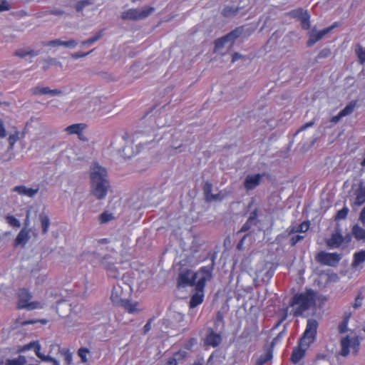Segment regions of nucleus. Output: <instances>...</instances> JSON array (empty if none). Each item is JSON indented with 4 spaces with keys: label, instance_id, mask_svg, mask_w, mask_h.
<instances>
[{
    "label": "nucleus",
    "instance_id": "f257e3e1",
    "mask_svg": "<svg viewBox=\"0 0 365 365\" xmlns=\"http://www.w3.org/2000/svg\"><path fill=\"white\" fill-rule=\"evenodd\" d=\"M91 193L98 200L104 199L110 189L107 170L98 164H93L90 169Z\"/></svg>",
    "mask_w": 365,
    "mask_h": 365
},
{
    "label": "nucleus",
    "instance_id": "f03ea898",
    "mask_svg": "<svg viewBox=\"0 0 365 365\" xmlns=\"http://www.w3.org/2000/svg\"><path fill=\"white\" fill-rule=\"evenodd\" d=\"M131 292V287L121 281L113 286L110 299L114 304L123 307L129 313H136L138 311L137 302H131L128 300V297Z\"/></svg>",
    "mask_w": 365,
    "mask_h": 365
},
{
    "label": "nucleus",
    "instance_id": "7ed1b4c3",
    "mask_svg": "<svg viewBox=\"0 0 365 365\" xmlns=\"http://www.w3.org/2000/svg\"><path fill=\"white\" fill-rule=\"evenodd\" d=\"M317 326V320L314 319L307 320V327L300 339L299 346L294 349L291 356V360L294 364L298 363L304 356L307 349L315 339Z\"/></svg>",
    "mask_w": 365,
    "mask_h": 365
},
{
    "label": "nucleus",
    "instance_id": "20e7f679",
    "mask_svg": "<svg viewBox=\"0 0 365 365\" xmlns=\"http://www.w3.org/2000/svg\"><path fill=\"white\" fill-rule=\"evenodd\" d=\"M316 292L312 289H307L303 293H298L293 296L289 305L296 307L294 312V317H299L309 309L316 303Z\"/></svg>",
    "mask_w": 365,
    "mask_h": 365
},
{
    "label": "nucleus",
    "instance_id": "39448f33",
    "mask_svg": "<svg viewBox=\"0 0 365 365\" xmlns=\"http://www.w3.org/2000/svg\"><path fill=\"white\" fill-rule=\"evenodd\" d=\"M155 9L151 6H145L140 9H128L121 14V18L123 19H128V20H140L145 19L149 15H150Z\"/></svg>",
    "mask_w": 365,
    "mask_h": 365
},
{
    "label": "nucleus",
    "instance_id": "423d86ee",
    "mask_svg": "<svg viewBox=\"0 0 365 365\" xmlns=\"http://www.w3.org/2000/svg\"><path fill=\"white\" fill-rule=\"evenodd\" d=\"M341 351L339 353V355L346 357L349 355L350 351L349 348L351 347L354 352L356 354L360 346V341L359 337L354 336L350 337L349 336H344L340 340Z\"/></svg>",
    "mask_w": 365,
    "mask_h": 365
},
{
    "label": "nucleus",
    "instance_id": "0eeeda50",
    "mask_svg": "<svg viewBox=\"0 0 365 365\" xmlns=\"http://www.w3.org/2000/svg\"><path fill=\"white\" fill-rule=\"evenodd\" d=\"M99 260L101 266L107 272L110 277L117 279L120 276V272L110 255H106L104 257H101Z\"/></svg>",
    "mask_w": 365,
    "mask_h": 365
},
{
    "label": "nucleus",
    "instance_id": "6e6552de",
    "mask_svg": "<svg viewBox=\"0 0 365 365\" xmlns=\"http://www.w3.org/2000/svg\"><path fill=\"white\" fill-rule=\"evenodd\" d=\"M341 259V255L337 253H328L324 251L319 252L316 257L317 262L322 264L335 266Z\"/></svg>",
    "mask_w": 365,
    "mask_h": 365
},
{
    "label": "nucleus",
    "instance_id": "1a4fd4ad",
    "mask_svg": "<svg viewBox=\"0 0 365 365\" xmlns=\"http://www.w3.org/2000/svg\"><path fill=\"white\" fill-rule=\"evenodd\" d=\"M215 265V257H212L211 259V264L206 267H202L199 273L202 274L200 278L197 282V288L199 290L204 289L205 282L210 280L212 277V272Z\"/></svg>",
    "mask_w": 365,
    "mask_h": 365
},
{
    "label": "nucleus",
    "instance_id": "9d476101",
    "mask_svg": "<svg viewBox=\"0 0 365 365\" xmlns=\"http://www.w3.org/2000/svg\"><path fill=\"white\" fill-rule=\"evenodd\" d=\"M197 274V273L189 269L180 272L178 279V286L185 287L187 286L196 285L195 280Z\"/></svg>",
    "mask_w": 365,
    "mask_h": 365
},
{
    "label": "nucleus",
    "instance_id": "9b49d317",
    "mask_svg": "<svg viewBox=\"0 0 365 365\" xmlns=\"http://www.w3.org/2000/svg\"><path fill=\"white\" fill-rule=\"evenodd\" d=\"M244 32V27L240 26L237 27L235 29L228 33L226 36H223L221 38L217 39L215 41V47L221 48L223 47L224 44L226 42H230L232 43L235 39L242 35Z\"/></svg>",
    "mask_w": 365,
    "mask_h": 365
},
{
    "label": "nucleus",
    "instance_id": "f8f14e48",
    "mask_svg": "<svg viewBox=\"0 0 365 365\" xmlns=\"http://www.w3.org/2000/svg\"><path fill=\"white\" fill-rule=\"evenodd\" d=\"M133 142L138 143L139 145H146L154 140V134L152 129L148 130H137L133 135Z\"/></svg>",
    "mask_w": 365,
    "mask_h": 365
},
{
    "label": "nucleus",
    "instance_id": "ddd939ff",
    "mask_svg": "<svg viewBox=\"0 0 365 365\" xmlns=\"http://www.w3.org/2000/svg\"><path fill=\"white\" fill-rule=\"evenodd\" d=\"M336 26V23H335L334 25H332L328 28H326L322 31H317L313 29L309 34V38L307 41V46H313L317 41L321 40L326 34L329 33Z\"/></svg>",
    "mask_w": 365,
    "mask_h": 365
},
{
    "label": "nucleus",
    "instance_id": "4468645a",
    "mask_svg": "<svg viewBox=\"0 0 365 365\" xmlns=\"http://www.w3.org/2000/svg\"><path fill=\"white\" fill-rule=\"evenodd\" d=\"M39 190V186L35 185L34 187H27L24 185H18L12 189L13 192H17L21 195H26L29 197H34Z\"/></svg>",
    "mask_w": 365,
    "mask_h": 365
},
{
    "label": "nucleus",
    "instance_id": "2eb2a0df",
    "mask_svg": "<svg viewBox=\"0 0 365 365\" xmlns=\"http://www.w3.org/2000/svg\"><path fill=\"white\" fill-rule=\"evenodd\" d=\"M222 341L220 334L215 333L212 328L207 329V334L205 339V344L213 347L217 346Z\"/></svg>",
    "mask_w": 365,
    "mask_h": 365
},
{
    "label": "nucleus",
    "instance_id": "dca6fc26",
    "mask_svg": "<svg viewBox=\"0 0 365 365\" xmlns=\"http://www.w3.org/2000/svg\"><path fill=\"white\" fill-rule=\"evenodd\" d=\"M19 302L17 304V309H24L27 304H29V301L31 299V294L26 289H21L19 291Z\"/></svg>",
    "mask_w": 365,
    "mask_h": 365
},
{
    "label": "nucleus",
    "instance_id": "f3484780",
    "mask_svg": "<svg viewBox=\"0 0 365 365\" xmlns=\"http://www.w3.org/2000/svg\"><path fill=\"white\" fill-rule=\"evenodd\" d=\"M29 239V230L26 228H23L16 236L14 245L15 246H21L24 247Z\"/></svg>",
    "mask_w": 365,
    "mask_h": 365
},
{
    "label": "nucleus",
    "instance_id": "a211bd4d",
    "mask_svg": "<svg viewBox=\"0 0 365 365\" xmlns=\"http://www.w3.org/2000/svg\"><path fill=\"white\" fill-rule=\"evenodd\" d=\"M262 175L259 174L248 175L244 182L245 187L248 190L254 189L259 184Z\"/></svg>",
    "mask_w": 365,
    "mask_h": 365
},
{
    "label": "nucleus",
    "instance_id": "6ab92c4d",
    "mask_svg": "<svg viewBox=\"0 0 365 365\" xmlns=\"http://www.w3.org/2000/svg\"><path fill=\"white\" fill-rule=\"evenodd\" d=\"M78 44L77 41L70 39L68 41H61V39H55L48 41L45 45L51 46H63L66 48H75Z\"/></svg>",
    "mask_w": 365,
    "mask_h": 365
},
{
    "label": "nucleus",
    "instance_id": "aec40b11",
    "mask_svg": "<svg viewBox=\"0 0 365 365\" xmlns=\"http://www.w3.org/2000/svg\"><path fill=\"white\" fill-rule=\"evenodd\" d=\"M31 92L34 95L49 94L51 96L61 95L63 93L61 90H58V89H53L52 90V89H50L48 87H36L31 90Z\"/></svg>",
    "mask_w": 365,
    "mask_h": 365
},
{
    "label": "nucleus",
    "instance_id": "412c9836",
    "mask_svg": "<svg viewBox=\"0 0 365 365\" xmlns=\"http://www.w3.org/2000/svg\"><path fill=\"white\" fill-rule=\"evenodd\" d=\"M344 242L343 236L340 232L332 234L331 238L327 240V244L330 247H339Z\"/></svg>",
    "mask_w": 365,
    "mask_h": 365
},
{
    "label": "nucleus",
    "instance_id": "4be33fe9",
    "mask_svg": "<svg viewBox=\"0 0 365 365\" xmlns=\"http://www.w3.org/2000/svg\"><path fill=\"white\" fill-rule=\"evenodd\" d=\"M86 125L84 123H76L69 125L65 128V131L68 134H77L78 138L82 135V131L86 128Z\"/></svg>",
    "mask_w": 365,
    "mask_h": 365
},
{
    "label": "nucleus",
    "instance_id": "5701e85b",
    "mask_svg": "<svg viewBox=\"0 0 365 365\" xmlns=\"http://www.w3.org/2000/svg\"><path fill=\"white\" fill-rule=\"evenodd\" d=\"M196 293L191 297L190 301V307L194 308L200 304L203 300V289L199 290L195 285Z\"/></svg>",
    "mask_w": 365,
    "mask_h": 365
},
{
    "label": "nucleus",
    "instance_id": "b1692460",
    "mask_svg": "<svg viewBox=\"0 0 365 365\" xmlns=\"http://www.w3.org/2000/svg\"><path fill=\"white\" fill-rule=\"evenodd\" d=\"M38 220L41 222L42 234L46 235L48 232V227L50 226L49 217L45 212H42L39 214Z\"/></svg>",
    "mask_w": 365,
    "mask_h": 365
},
{
    "label": "nucleus",
    "instance_id": "393cba45",
    "mask_svg": "<svg viewBox=\"0 0 365 365\" xmlns=\"http://www.w3.org/2000/svg\"><path fill=\"white\" fill-rule=\"evenodd\" d=\"M356 200L354 205L357 206L361 205L365 202V186L361 184L357 190H355Z\"/></svg>",
    "mask_w": 365,
    "mask_h": 365
},
{
    "label": "nucleus",
    "instance_id": "a878e982",
    "mask_svg": "<svg viewBox=\"0 0 365 365\" xmlns=\"http://www.w3.org/2000/svg\"><path fill=\"white\" fill-rule=\"evenodd\" d=\"M351 234L356 240L365 242V230L359 225L356 224L353 226Z\"/></svg>",
    "mask_w": 365,
    "mask_h": 365
},
{
    "label": "nucleus",
    "instance_id": "bb28decb",
    "mask_svg": "<svg viewBox=\"0 0 365 365\" xmlns=\"http://www.w3.org/2000/svg\"><path fill=\"white\" fill-rule=\"evenodd\" d=\"M272 359V349H267L264 354L259 356L255 362V365H264Z\"/></svg>",
    "mask_w": 365,
    "mask_h": 365
},
{
    "label": "nucleus",
    "instance_id": "cd10ccee",
    "mask_svg": "<svg viewBox=\"0 0 365 365\" xmlns=\"http://www.w3.org/2000/svg\"><path fill=\"white\" fill-rule=\"evenodd\" d=\"M240 8L234 6H225L222 10V14L225 18H232L235 16L239 12Z\"/></svg>",
    "mask_w": 365,
    "mask_h": 365
},
{
    "label": "nucleus",
    "instance_id": "c85d7f7f",
    "mask_svg": "<svg viewBox=\"0 0 365 365\" xmlns=\"http://www.w3.org/2000/svg\"><path fill=\"white\" fill-rule=\"evenodd\" d=\"M365 261V250H361L354 255V260L351 264L353 267H356Z\"/></svg>",
    "mask_w": 365,
    "mask_h": 365
},
{
    "label": "nucleus",
    "instance_id": "c756f323",
    "mask_svg": "<svg viewBox=\"0 0 365 365\" xmlns=\"http://www.w3.org/2000/svg\"><path fill=\"white\" fill-rule=\"evenodd\" d=\"M93 2L94 0H78L75 5V9L78 12L81 11L86 6L92 5Z\"/></svg>",
    "mask_w": 365,
    "mask_h": 365
},
{
    "label": "nucleus",
    "instance_id": "7c9ffc66",
    "mask_svg": "<svg viewBox=\"0 0 365 365\" xmlns=\"http://www.w3.org/2000/svg\"><path fill=\"white\" fill-rule=\"evenodd\" d=\"M138 150L134 151L130 145H125L122 150L120 151L121 155L124 158H131L134 154L138 153Z\"/></svg>",
    "mask_w": 365,
    "mask_h": 365
},
{
    "label": "nucleus",
    "instance_id": "2f4dec72",
    "mask_svg": "<svg viewBox=\"0 0 365 365\" xmlns=\"http://www.w3.org/2000/svg\"><path fill=\"white\" fill-rule=\"evenodd\" d=\"M212 184L209 182L206 181L203 185L202 190L205 195V197L207 202H208L210 199V196L212 195Z\"/></svg>",
    "mask_w": 365,
    "mask_h": 365
},
{
    "label": "nucleus",
    "instance_id": "473e14b6",
    "mask_svg": "<svg viewBox=\"0 0 365 365\" xmlns=\"http://www.w3.org/2000/svg\"><path fill=\"white\" fill-rule=\"evenodd\" d=\"M355 106L356 102L351 101L343 110L340 111V115L346 116L351 114L354 111Z\"/></svg>",
    "mask_w": 365,
    "mask_h": 365
},
{
    "label": "nucleus",
    "instance_id": "72a5a7b5",
    "mask_svg": "<svg viewBox=\"0 0 365 365\" xmlns=\"http://www.w3.org/2000/svg\"><path fill=\"white\" fill-rule=\"evenodd\" d=\"M6 222L13 227L19 228L21 227L20 221L13 215L6 217Z\"/></svg>",
    "mask_w": 365,
    "mask_h": 365
},
{
    "label": "nucleus",
    "instance_id": "f704fd0d",
    "mask_svg": "<svg viewBox=\"0 0 365 365\" xmlns=\"http://www.w3.org/2000/svg\"><path fill=\"white\" fill-rule=\"evenodd\" d=\"M349 208L347 207H344L341 210H339L335 217V220H344L346 218L347 215L349 213Z\"/></svg>",
    "mask_w": 365,
    "mask_h": 365
},
{
    "label": "nucleus",
    "instance_id": "c9c22d12",
    "mask_svg": "<svg viewBox=\"0 0 365 365\" xmlns=\"http://www.w3.org/2000/svg\"><path fill=\"white\" fill-rule=\"evenodd\" d=\"M355 53L357 55L359 60L361 63H363L365 62V48L358 45L356 48H355Z\"/></svg>",
    "mask_w": 365,
    "mask_h": 365
},
{
    "label": "nucleus",
    "instance_id": "e433bc0d",
    "mask_svg": "<svg viewBox=\"0 0 365 365\" xmlns=\"http://www.w3.org/2000/svg\"><path fill=\"white\" fill-rule=\"evenodd\" d=\"M310 15L307 12L299 20L304 29H308L310 27Z\"/></svg>",
    "mask_w": 365,
    "mask_h": 365
},
{
    "label": "nucleus",
    "instance_id": "4c0bfd02",
    "mask_svg": "<svg viewBox=\"0 0 365 365\" xmlns=\"http://www.w3.org/2000/svg\"><path fill=\"white\" fill-rule=\"evenodd\" d=\"M307 12V11L302 9H297L291 11V15L293 18L297 19L299 21Z\"/></svg>",
    "mask_w": 365,
    "mask_h": 365
},
{
    "label": "nucleus",
    "instance_id": "58836bf2",
    "mask_svg": "<svg viewBox=\"0 0 365 365\" xmlns=\"http://www.w3.org/2000/svg\"><path fill=\"white\" fill-rule=\"evenodd\" d=\"M90 351L88 349L85 347H81L78 351V354L81 359L82 362L86 363L87 362L88 359L86 358L87 354H88Z\"/></svg>",
    "mask_w": 365,
    "mask_h": 365
},
{
    "label": "nucleus",
    "instance_id": "ea45409f",
    "mask_svg": "<svg viewBox=\"0 0 365 365\" xmlns=\"http://www.w3.org/2000/svg\"><path fill=\"white\" fill-rule=\"evenodd\" d=\"M349 318V315L345 317L344 320L339 325L338 329L340 333H344L348 330L347 324H348Z\"/></svg>",
    "mask_w": 365,
    "mask_h": 365
},
{
    "label": "nucleus",
    "instance_id": "a19ab883",
    "mask_svg": "<svg viewBox=\"0 0 365 365\" xmlns=\"http://www.w3.org/2000/svg\"><path fill=\"white\" fill-rule=\"evenodd\" d=\"M19 131H16L14 134H11L8 138L9 143V148L12 149L14 145L16 143V142L19 140Z\"/></svg>",
    "mask_w": 365,
    "mask_h": 365
},
{
    "label": "nucleus",
    "instance_id": "79ce46f5",
    "mask_svg": "<svg viewBox=\"0 0 365 365\" xmlns=\"http://www.w3.org/2000/svg\"><path fill=\"white\" fill-rule=\"evenodd\" d=\"M113 218V215L110 213H108L106 212H103L99 216V220L101 223H106V222H109L110 220H111Z\"/></svg>",
    "mask_w": 365,
    "mask_h": 365
},
{
    "label": "nucleus",
    "instance_id": "37998d69",
    "mask_svg": "<svg viewBox=\"0 0 365 365\" xmlns=\"http://www.w3.org/2000/svg\"><path fill=\"white\" fill-rule=\"evenodd\" d=\"M331 54V51L329 48L322 49L316 57V61H318L320 58H327Z\"/></svg>",
    "mask_w": 365,
    "mask_h": 365
},
{
    "label": "nucleus",
    "instance_id": "c03bdc74",
    "mask_svg": "<svg viewBox=\"0 0 365 365\" xmlns=\"http://www.w3.org/2000/svg\"><path fill=\"white\" fill-rule=\"evenodd\" d=\"M257 225V224L255 222H250L247 219V222L242 225L240 230L238 231L237 234H239L240 232H245L248 231L253 225Z\"/></svg>",
    "mask_w": 365,
    "mask_h": 365
},
{
    "label": "nucleus",
    "instance_id": "a18cd8bd",
    "mask_svg": "<svg viewBox=\"0 0 365 365\" xmlns=\"http://www.w3.org/2000/svg\"><path fill=\"white\" fill-rule=\"evenodd\" d=\"M309 227V222H304L297 227V229L296 230V232H304L308 230Z\"/></svg>",
    "mask_w": 365,
    "mask_h": 365
},
{
    "label": "nucleus",
    "instance_id": "49530a36",
    "mask_svg": "<svg viewBox=\"0 0 365 365\" xmlns=\"http://www.w3.org/2000/svg\"><path fill=\"white\" fill-rule=\"evenodd\" d=\"M181 354L176 353L173 357L170 358L165 365H178L177 360L179 359Z\"/></svg>",
    "mask_w": 365,
    "mask_h": 365
},
{
    "label": "nucleus",
    "instance_id": "de8ad7c7",
    "mask_svg": "<svg viewBox=\"0 0 365 365\" xmlns=\"http://www.w3.org/2000/svg\"><path fill=\"white\" fill-rule=\"evenodd\" d=\"M37 342H38L37 341H31V342L29 343L28 344H26V345L23 346L19 350V351H27V350H30L31 349H34V347L36 345Z\"/></svg>",
    "mask_w": 365,
    "mask_h": 365
},
{
    "label": "nucleus",
    "instance_id": "09e8293b",
    "mask_svg": "<svg viewBox=\"0 0 365 365\" xmlns=\"http://www.w3.org/2000/svg\"><path fill=\"white\" fill-rule=\"evenodd\" d=\"M41 308V304L38 302H29L27 305L26 306L25 309H27L28 310H33L35 309Z\"/></svg>",
    "mask_w": 365,
    "mask_h": 365
},
{
    "label": "nucleus",
    "instance_id": "8fccbe9b",
    "mask_svg": "<svg viewBox=\"0 0 365 365\" xmlns=\"http://www.w3.org/2000/svg\"><path fill=\"white\" fill-rule=\"evenodd\" d=\"M304 239V236L300 235H296L291 237L290 239V245L292 246H294L298 242Z\"/></svg>",
    "mask_w": 365,
    "mask_h": 365
},
{
    "label": "nucleus",
    "instance_id": "3c124183",
    "mask_svg": "<svg viewBox=\"0 0 365 365\" xmlns=\"http://www.w3.org/2000/svg\"><path fill=\"white\" fill-rule=\"evenodd\" d=\"M45 63H47L50 65H55L61 67L62 64L60 61H57V59L53 58H48L46 60L44 61Z\"/></svg>",
    "mask_w": 365,
    "mask_h": 365
},
{
    "label": "nucleus",
    "instance_id": "603ef678",
    "mask_svg": "<svg viewBox=\"0 0 365 365\" xmlns=\"http://www.w3.org/2000/svg\"><path fill=\"white\" fill-rule=\"evenodd\" d=\"M224 198V195L219 192L217 194H212V196H210V199L208 202H212V201H220Z\"/></svg>",
    "mask_w": 365,
    "mask_h": 365
},
{
    "label": "nucleus",
    "instance_id": "864d4df0",
    "mask_svg": "<svg viewBox=\"0 0 365 365\" xmlns=\"http://www.w3.org/2000/svg\"><path fill=\"white\" fill-rule=\"evenodd\" d=\"M47 279L46 274H39L36 279V283L37 284H42Z\"/></svg>",
    "mask_w": 365,
    "mask_h": 365
},
{
    "label": "nucleus",
    "instance_id": "5fc2aeb1",
    "mask_svg": "<svg viewBox=\"0 0 365 365\" xmlns=\"http://www.w3.org/2000/svg\"><path fill=\"white\" fill-rule=\"evenodd\" d=\"M222 323H223V314L220 312H218L217 313L216 319L215 322V326L216 327H217L220 324H222Z\"/></svg>",
    "mask_w": 365,
    "mask_h": 365
},
{
    "label": "nucleus",
    "instance_id": "6e6d98bb",
    "mask_svg": "<svg viewBox=\"0 0 365 365\" xmlns=\"http://www.w3.org/2000/svg\"><path fill=\"white\" fill-rule=\"evenodd\" d=\"M362 299L363 297L361 296V294H359L355 299V302L353 304V307L356 309L360 307L361 306Z\"/></svg>",
    "mask_w": 365,
    "mask_h": 365
},
{
    "label": "nucleus",
    "instance_id": "4d7b16f0",
    "mask_svg": "<svg viewBox=\"0 0 365 365\" xmlns=\"http://www.w3.org/2000/svg\"><path fill=\"white\" fill-rule=\"evenodd\" d=\"M257 210H255L254 211L250 212L248 220L250 222H255L257 224Z\"/></svg>",
    "mask_w": 365,
    "mask_h": 365
},
{
    "label": "nucleus",
    "instance_id": "13d9d810",
    "mask_svg": "<svg viewBox=\"0 0 365 365\" xmlns=\"http://www.w3.org/2000/svg\"><path fill=\"white\" fill-rule=\"evenodd\" d=\"M6 135V130L5 129L4 122L0 119V138H4Z\"/></svg>",
    "mask_w": 365,
    "mask_h": 365
},
{
    "label": "nucleus",
    "instance_id": "bf43d9fd",
    "mask_svg": "<svg viewBox=\"0 0 365 365\" xmlns=\"http://www.w3.org/2000/svg\"><path fill=\"white\" fill-rule=\"evenodd\" d=\"M10 6L6 0L2 1L0 3V11H9Z\"/></svg>",
    "mask_w": 365,
    "mask_h": 365
},
{
    "label": "nucleus",
    "instance_id": "052dcab7",
    "mask_svg": "<svg viewBox=\"0 0 365 365\" xmlns=\"http://www.w3.org/2000/svg\"><path fill=\"white\" fill-rule=\"evenodd\" d=\"M314 121L312 120V121H310L309 123H305L304 125H302L297 131V133H299L301 131H303L304 130H306L307 128H309V127H312V125H314Z\"/></svg>",
    "mask_w": 365,
    "mask_h": 365
},
{
    "label": "nucleus",
    "instance_id": "680f3d73",
    "mask_svg": "<svg viewBox=\"0 0 365 365\" xmlns=\"http://www.w3.org/2000/svg\"><path fill=\"white\" fill-rule=\"evenodd\" d=\"M41 359L43 361H45L53 362L54 364V365H59L58 361L55 359H53L49 356L43 355L42 357L41 358Z\"/></svg>",
    "mask_w": 365,
    "mask_h": 365
},
{
    "label": "nucleus",
    "instance_id": "e2e57ef3",
    "mask_svg": "<svg viewBox=\"0 0 365 365\" xmlns=\"http://www.w3.org/2000/svg\"><path fill=\"white\" fill-rule=\"evenodd\" d=\"M65 361L67 364H71L72 361V354L69 351L66 350L64 351Z\"/></svg>",
    "mask_w": 365,
    "mask_h": 365
},
{
    "label": "nucleus",
    "instance_id": "0e129e2a",
    "mask_svg": "<svg viewBox=\"0 0 365 365\" xmlns=\"http://www.w3.org/2000/svg\"><path fill=\"white\" fill-rule=\"evenodd\" d=\"M92 51H89V52H87V53H84V52H76V53H74L71 55L72 58H82V57H85L88 54H89Z\"/></svg>",
    "mask_w": 365,
    "mask_h": 365
},
{
    "label": "nucleus",
    "instance_id": "69168bd1",
    "mask_svg": "<svg viewBox=\"0 0 365 365\" xmlns=\"http://www.w3.org/2000/svg\"><path fill=\"white\" fill-rule=\"evenodd\" d=\"M71 306V304L66 302H59L57 306V310L59 311L61 309H68Z\"/></svg>",
    "mask_w": 365,
    "mask_h": 365
},
{
    "label": "nucleus",
    "instance_id": "338daca9",
    "mask_svg": "<svg viewBox=\"0 0 365 365\" xmlns=\"http://www.w3.org/2000/svg\"><path fill=\"white\" fill-rule=\"evenodd\" d=\"M15 55L20 58H24L26 56H27L26 50L22 49V48L18 49L17 51H15Z\"/></svg>",
    "mask_w": 365,
    "mask_h": 365
},
{
    "label": "nucleus",
    "instance_id": "774afa93",
    "mask_svg": "<svg viewBox=\"0 0 365 365\" xmlns=\"http://www.w3.org/2000/svg\"><path fill=\"white\" fill-rule=\"evenodd\" d=\"M359 220L362 223L363 226L365 227V205L360 212Z\"/></svg>",
    "mask_w": 365,
    "mask_h": 365
}]
</instances>
